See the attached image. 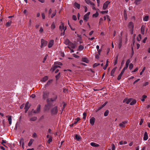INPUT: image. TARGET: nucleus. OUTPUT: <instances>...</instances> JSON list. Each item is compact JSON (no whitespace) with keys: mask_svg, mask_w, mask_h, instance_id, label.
I'll return each instance as SVG.
<instances>
[{"mask_svg":"<svg viewBox=\"0 0 150 150\" xmlns=\"http://www.w3.org/2000/svg\"><path fill=\"white\" fill-rule=\"evenodd\" d=\"M57 98V97L55 96L54 98V99H52V98H51L49 101V100L48 99L47 100V105H46L45 106L44 109L45 110H49L50 108V107L52 105V104H51L50 103V100L51 101H53L55 100Z\"/></svg>","mask_w":150,"mask_h":150,"instance_id":"nucleus-1","label":"nucleus"},{"mask_svg":"<svg viewBox=\"0 0 150 150\" xmlns=\"http://www.w3.org/2000/svg\"><path fill=\"white\" fill-rule=\"evenodd\" d=\"M130 62L129 59H128L127 60L125 66L122 69V70L121 73L123 74L124 72H125V70L127 68L128 65H129V64L130 63Z\"/></svg>","mask_w":150,"mask_h":150,"instance_id":"nucleus-2","label":"nucleus"},{"mask_svg":"<svg viewBox=\"0 0 150 150\" xmlns=\"http://www.w3.org/2000/svg\"><path fill=\"white\" fill-rule=\"evenodd\" d=\"M110 2L108 1H105L103 4V9L104 10L106 9L109 4H110Z\"/></svg>","mask_w":150,"mask_h":150,"instance_id":"nucleus-3","label":"nucleus"},{"mask_svg":"<svg viewBox=\"0 0 150 150\" xmlns=\"http://www.w3.org/2000/svg\"><path fill=\"white\" fill-rule=\"evenodd\" d=\"M41 45L40 47H41L42 48L43 47L45 46L46 45L47 43V41H45L43 39H42L41 40Z\"/></svg>","mask_w":150,"mask_h":150,"instance_id":"nucleus-4","label":"nucleus"},{"mask_svg":"<svg viewBox=\"0 0 150 150\" xmlns=\"http://www.w3.org/2000/svg\"><path fill=\"white\" fill-rule=\"evenodd\" d=\"M128 122L127 120L122 122L119 124V126L121 128H124L125 127L126 124Z\"/></svg>","mask_w":150,"mask_h":150,"instance_id":"nucleus-5","label":"nucleus"},{"mask_svg":"<svg viewBox=\"0 0 150 150\" xmlns=\"http://www.w3.org/2000/svg\"><path fill=\"white\" fill-rule=\"evenodd\" d=\"M58 112L57 108V107H55L53 108L51 110V113L52 115L56 114Z\"/></svg>","mask_w":150,"mask_h":150,"instance_id":"nucleus-6","label":"nucleus"},{"mask_svg":"<svg viewBox=\"0 0 150 150\" xmlns=\"http://www.w3.org/2000/svg\"><path fill=\"white\" fill-rule=\"evenodd\" d=\"M31 106L30 104H29V103L28 102H27L25 104V106L24 108V109L25 110V112L26 113L30 107Z\"/></svg>","mask_w":150,"mask_h":150,"instance_id":"nucleus-7","label":"nucleus"},{"mask_svg":"<svg viewBox=\"0 0 150 150\" xmlns=\"http://www.w3.org/2000/svg\"><path fill=\"white\" fill-rule=\"evenodd\" d=\"M95 121V118L93 117H92L90 119V123L93 126L94 125Z\"/></svg>","mask_w":150,"mask_h":150,"instance_id":"nucleus-8","label":"nucleus"},{"mask_svg":"<svg viewBox=\"0 0 150 150\" xmlns=\"http://www.w3.org/2000/svg\"><path fill=\"white\" fill-rule=\"evenodd\" d=\"M132 100V98H125L123 100V103H126L127 104H129Z\"/></svg>","mask_w":150,"mask_h":150,"instance_id":"nucleus-9","label":"nucleus"},{"mask_svg":"<svg viewBox=\"0 0 150 150\" xmlns=\"http://www.w3.org/2000/svg\"><path fill=\"white\" fill-rule=\"evenodd\" d=\"M108 101H106L103 105H102L98 109L96 110V112H98L103 107H104L108 103Z\"/></svg>","mask_w":150,"mask_h":150,"instance_id":"nucleus-10","label":"nucleus"},{"mask_svg":"<svg viewBox=\"0 0 150 150\" xmlns=\"http://www.w3.org/2000/svg\"><path fill=\"white\" fill-rule=\"evenodd\" d=\"M128 27L130 29H133L134 28V25L133 22H130L129 23Z\"/></svg>","mask_w":150,"mask_h":150,"instance_id":"nucleus-11","label":"nucleus"},{"mask_svg":"<svg viewBox=\"0 0 150 150\" xmlns=\"http://www.w3.org/2000/svg\"><path fill=\"white\" fill-rule=\"evenodd\" d=\"M54 41L53 40H51L49 42L48 47L49 48H51L52 47L54 44Z\"/></svg>","mask_w":150,"mask_h":150,"instance_id":"nucleus-12","label":"nucleus"},{"mask_svg":"<svg viewBox=\"0 0 150 150\" xmlns=\"http://www.w3.org/2000/svg\"><path fill=\"white\" fill-rule=\"evenodd\" d=\"M40 105H39L37 107V110L34 111V113H36L39 112L40 111Z\"/></svg>","mask_w":150,"mask_h":150,"instance_id":"nucleus-13","label":"nucleus"},{"mask_svg":"<svg viewBox=\"0 0 150 150\" xmlns=\"http://www.w3.org/2000/svg\"><path fill=\"white\" fill-rule=\"evenodd\" d=\"M59 28L61 32H62V30L64 31L65 28H64V25L63 23H62L61 25H60Z\"/></svg>","mask_w":150,"mask_h":150,"instance_id":"nucleus-14","label":"nucleus"},{"mask_svg":"<svg viewBox=\"0 0 150 150\" xmlns=\"http://www.w3.org/2000/svg\"><path fill=\"white\" fill-rule=\"evenodd\" d=\"M148 139V134L146 132H144L143 139L144 140H146Z\"/></svg>","mask_w":150,"mask_h":150,"instance_id":"nucleus-15","label":"nucleus"},{"mask_svg":"<svg viewBox=\"0 0 150 150\" xmlns=\"http://www.w3.org/2000/svg\"><path fill=\"white\" fill-rule=\"evenodd\" d=\"M6 117H8V120L9 122V124L10 125L12 123V116H6Z\"/></svg>","mask_w":150,"mask_h":150,"instance_id":"nucleus-16","label":"nucleus"},{"mask_svg":"<svg viewBox=\"0 0 150 150\" xmlns=\"http://www.w3.org/2000/svg\"><path fill=\"white\" fill-rule=\"evenodd\" d=\"M145 26L144 25H142L141 27V33L144 35V31L145 30Z\"/></svg>","mask_w":150,"mask_h":150,"instance_id":"nucleus-17","label":"nucleus"},{"mask_svg":"<svg viewBox=\"0 0 150 150\" xmlns=\"http://www.w3.org/2000/svg\"><path fill=\"white\" fill-rule=\"evenodd\" d=\"M19 143L20 145L21 144H22V146L23 148L24 146V139L23 138H21L20 139V140L19 141Z\"/></svg>","mask_w":150,"mask_h":150,"instance_id":"nucleus-18","label":"nucleus"},{"mask_svg":"<svg viewBox=\"0 0 150 150\" xmlns=\"http://www.w3.org/2000/svg\"><path fill=\"white\" fill-rule=\"evenodd\" d=\"M90 145L91 146L94 147H98L99 146V145L98 144L93 142H91L90 143Z\"/></svg>","mask_w":150,"mask_h":150,"instance_id":"nucleus-19","label":"nucleus"},{"mask_svg":"<svg viewBox=\"0 0 150 150\" xmlns=\"http://www.w3.org/2000/svg\"><path fill=\"white\" fill-rule=\"evenodd\" d=\"M82 62L86 63H88L89 62V61L88 59L86 57L82 58Z\"/></svg>","mask_w":150,"mask_h":150,"instance_id":"nucleus-20","label":"nucleus"},{"mask_svg":"<svg viewBox=\"0 0 150 150\" xmlns=\"http://www.w3.org/2000/svg\"><path fill=\"white\" fill-rule=\"evenodd\" d=\"M116 68H117L116 67L114 68L111 71V74H110L111 76H114V74Z\"/></svg>","mask_w":150,"mask_h":150,"instance_id":"nucleus-21","label":"nucleus"},{"mask_svg":"<svg viewBox=\"0 0 150 150\" xmlns=\"http://www.w3.org/2000/svg\"><path fill=\"white\" fill-rule=\"evenodd\" d=\"M84 49V47L83 46H82L81 45H80L78 47V48L77 50L78 51H81L82 50Z\"/></svg>","mask_w":150,"mask_h":150,"instance_id":"nucleus-22","label":"nucleus"},{"mask_svg":"<svg viewBox=\"0 0 150 150\" xmlns=\"http://www.w3.org/2000/svg\"><path fill=\"white\" fill-rule=\"evenodd\" d=\"M52 80L51 79L49 80L47 82V83L45 84V86L46 87L47 86L49 85H50V84L52 83Z\"/></svg>","mask_w":150,"mask_h":150,"instance_id":"nucleus-23","label":"nucleus"},{"mask_svg":"<svg viewBox=\"0 0 150 150\" xmlns=\"http://www.w3.org/2000/svg\"><path fill=\"white\" fill-rule=\"evenodd\" d=\"M69 45L71 46V48H74L76 47V45L71 42H70Z\"/></svg>","mask_w":150,"mask_h":150,"instance_id":"nucleus-24","label":"nucleus"},{"mask_svg":"<svg viewBox=\"0 0 150 150\" xmlns=\"http://www.w3.org/2000/svg\"><path fill=\"white\" fill-rule=\"evenodd\" d=\"M141 0H135L134 3L136 5H137L140 4V1Z\"/></svg>","mask_w":150,"mask_h":150,"instance_id":"nucleus-25","label":"nucleus"},{"mask_svg":"<svg viewBox=\"0 0 150 150\" xmlns=\"http://www.w3.org/2000/svg\"><path fill=\"white\" fill-rule=\"evenodd\" d=\"M136 103V100H133L132 99V101L131 102V103H130V105H132L134 104H135Z\"/></svg>","mask_w":150,"mask_h":150,"instance_id":"nucleus-26","label":"nucleus"},{"mask_svg":"<svg viewBox=\"0 0 150 150\" xmlns=\"http://www.w3.org/2000/svg\"><path fill=\"white\" fill-rule=\"evenodd\" d=\"M33 141L34 140L33 139H30L28 143V146H30L32 144Z\"/></svg>","mask_w":150,"mask_h":150,"instance_id":"nucleus-27","label":"nucleus"},{"mask_svg":"<svg viewBox=\"0 0 150 150\" xmlns=\"http://www.w3.org/2000/svg\"><path fill=\"white\" fill-rule=\"evenodd\" d=\"M89 18V17L87 16V15H86V14H85L84 16V17H83V20L86 21H87L88 20V19Z\"/></svg>","mask_w":150,"mask_h":150,"instance_id":"nucleus-28","label":"nucleus"},{"mask_svg":"<svg viewBox=\"0 0 150 150\" xmlns=\"http://www.w3.org/2000/svg\"><path fill=\"white\" fill-rule=\"evenodd\" d=\"M149 20V17L147 16H144L143 18V21H147Z\"/></svg>","mask_w":150,"mask_h":150,"instance_id":"nucleus-29","label":"nucleus"},{"mask_svg":"<svg viewBox=\"0 0 150 150\" xmlns=\"http://www.w3.org/2000/svg\"><path fill=\"white\" fill-rule=\"evenodd\" d=\"M12 23V22L11 21H9L8 22L6 23V25L7 27H9L10 25Z\"/></svg>","mask_w":150,"mask_h":150,"instance_id":"nucleus-30","label":"nucleus"},{"mask_svg":"<svg viewBox=\"0 0 150 150\" xmlns=\"http://www.w3.org/2000/svg\"><path fill=\"white\" fill-rule=\"evenodd\" d=\"M74 6L76 7L78 9H79L80 8V5L79 4L77 3L76 2H75L74 3Z\"/></svg>","mask_w":150,"mask_h":150,"instance_id":"nucleus-31","label":"nucleus"},{"mask_svg":"<svg viewBox=\"0 0 150 150\" xmlns=\"http://www.w3.org/2000/svg\"><path fill=\"white\" fill-rule=\"evenodd\" d=\"M60 72H59L58 74L56 76L55 78L56 81H57L60 77Z\"/></svg>","mask_w":150,"mask_h":150,"instance_id":"nucleus-32","label":"nucleus"},{"mask_svg":"<svg viewBox=\"0 0 150 150\" xmlns=\"http://www.w3.org/2000/svg\"><path fill=\"white\" fill-rule=\"evenodd\" d=\"M55 27L54 22H53L51 25V28L52 30L54 29Z\"/></svg>","mask_w":150,"mask_h":150,"instance_id":"nucleus-33","label":"nucleus"},{"mask_svg":"<svg viewBox=\"0 0 150 150\" xmlns=\"http://www.w3.org/2000/svg\"><path fill=\"white\" fill-rule=\"evenodd\" d=\"M37 117H34L30 118V120L31 121H35L37 119Z\"/></svg>","mask_w":150,"mask_h":150,"instance_id":"nucleus-34","label":"nucleus"},{"mask_svg":"<svg viewBox=\"0 0 150 150\" xmlns=\"http://www.w3.org/2000/svg\"><path fill=\"white\" fill-rule=\"evenodd\" d=\"M109 111L108 110H106L104 113V116H107L108 115Z\"/></svg>","mask_w":150,"mask_h":150,"instance_id":"nucleus-35","label":"nucleus"},{"mask_svg":"<svg viewBox=\"0 0 150 150\" xmlns=\"http://www.w3.org/2000/svg\"><path fill=\"white\" fill-rule=\"evenodd\" d=\"M75 138L78 140L81 139L80 136L76 134L75 135Z\"/></svg>","mask_w":150,"mask_h":150,"instance_id":"nucleus-36","label":"nucleus"},{"mask_svg":"<svg viewBox=\"0 0 150 150\" xmlns=\"http://www.w3.org/2000/svg\"><path fill=\"white\" fill-rule=\"evenodd\" d=\"M70 42L68 39H66L65 41V43L66 45H68L70 43Z\"/></svg>","mask_w":150,"mask_h":150,"instance_id":"nucleus-37","label":"nucleus"},{"mask_svg":"<svg viewBox=\"0 0 150 150\" xmlns=\"http://www.w3.org/2000/svg\"><path fill=\"white\" fill-rule=\"evenodd\" d=\"M108 60H107V61H106V64H105V65L104 67L103 68V69H104L105 70L106 69L108 65Z\"/></svg>","mask_w":150,"mask_h":150,"instance_id":"nucleus-38","label":"nucleus"},{"mask_svg":"<svg viewBox=\"0 0 150 150\" xmlns=\"http://www.w3.org/2000/svg\"><path fill=\"white\" fill-rule=\"evenodd\" d=\"M142 39L141 35L139 34L138 35V37L137 38V40L138 41H140Z\"/></svg>","mask_w":150,"mask_h":150,"instance_id":"nucleus-39","label":"nucleus"},{"mask_svg":"<svg viewBox=\"0 0 150 150\" xmlns=\"http://www.w3.org/2000/svg\"><path fill=\"white\" fill-rule=\"evenodd\" d=\"M117 58H118V56H117L115 58V59L114 60V65H115L117 64Z\"/></svg>","mask_w":150,"mask_h":150,"instance_id":"nucleus-40","label":"nucleus"},{"mask_svg":"<svg viewBox=\"0 0 150 150\" xmlns=\"http://www.w3.org/2000/svg\"><path fill=\"white\" fill-rule=\"evenodd\" d=\"M80 120V118L79 117H77L76 119L75 120L74 122V124H76Z\"/></svg>","mask_w":150,"mask_h":150,"instance_id":"nucleus-41","label":"nucleus"},{"mask_svg":"<svg viewBox=\"0 0 150 150\" xmlns=\"http://www.w3.org/2000/svg\"><path fill=\"white\" fill-rule=\"evenodd\" d=\"M147 97V96L145 95H144L142 97V98L141 99V100L142 101H144V99Z\"/></svg>","mask_w":150,"mask_h":150,"instance_id":"nucleus-42","label":"nucleus"},{"mask_svg":"<svg viewBox=\"0 0 150 150\" xmlns=\"http://www.w3.org/2000/svg\"><path fill=\"white\" fill-rule=\"evenodd\" d=\"M52 137L51 136L50 137V138H49V139L48 140L47 142L49 144H50L51 142H52Z\"/></svg>","mask_w":150,"mask_h":150,"instance_id":"nucleus-43","label":"nucleus"},{"mask_svg":"<svg viewBox=\"0 0 150 150\" xmlns=\"http://www.w3.org/2000/svg\"><path fill=\"white\" fill-rule=\"evenodd\" d=\"M123 74L121 73L119 75V76H118L117 77V80H120V79H121V77Z\"/></svg>","mask_w":150,"mask_h":150,"instance_id":"nucleus-44","label":"nucleus"},{"mask_svg":"<svg viewBox=\"0 0 150 150\" xmlns=\"http://www.w3.org/2000/svg\"><path fill=\"white\" fill-rule=\"evenodd\" d=\"M122 42L121 40H120L118 44V47L119 49L122 46Z\"/></svg>","mask_w":150,"mask_h":150,"instance_id":"nucleus-45","label":"nucleus"},{"mask_svg":"<svg viewBox=\"0 0 150 150\" xmlns=\"http://www.w3.org/2000/svg\"><path fill=\"white\" fill-rule=\"evenodd\" d=\"M48 79V77L47 76H45L42 79V81H47Z\"/></svg>","mask_w":150,"mask_h":150,"instance_id":"nucleus-46","label":"nucleus"},{"mask_svg":"<svg viewBox=\"0 0 150 150\" xmlns=\"http://www.w3.org/2000/svg\"><path fill=\"white\" fill-rule=\"evenodd\" d=\"M133 67V64L132 63H130L129 64V68L130 70H131L132 69Z\"/></svg>","mask_w":150,"mask_h":150,"instance_id":"nucleus-47","label":"nucleus"},{"mask_svg":"<svg viewBox=\"0 0 150 150\" xmlns=\"http://www.w3.org/2000/svg\"><path fill=\"white\" fill-rule=\"evenodd\" d=\"M47 56H48V54H46L45 57L44 58L43 60L42 61V62L44 63L45 62V61L47 59Z\"/></svg>","mask_w":150,"mask_h":150,"instance_id":"nucleus-48","label":"nucleus"},{"mask_svg":"<svg viewBox=\"0 0 150 150\" xmlns=\"http://www.w3.org/2000/svg\"><path fill=\"white\" fill-rule=\"evenodd\" d=\"M112 150H115V147L114 144H112L111 145Z\"/></svg>","mask_w":150,"mask_h":150,"instance_id":"nucleus-49","label":"nucleus"},{"mask_svg":"<svg viewBox=\"0 0 150 150\" xmlns=\"http://www.w3.org/2000/svg\"><path fill=\"white\" fill-rule=\"evenodd\" d=\"M83 118L84 120H85L86 116V113L85 112H84L83 114Z\"/></svg>","mask_w":150,"mask_h":150,"instance_id":"nucleus-50","label":"nucleus"},{"mask_svg":"<svg viewBox=\"0 0 150 150\" xmlns=\"http://www.w3.org/2000/svg\"><path fill=\"white\" fill-rule=\"evenodd\" d=\"M56 10L55 11V12H54L52 14V15L51 16V18H53L54 17V16L56 15Z\"/></svg>","mask_w":150,"mask_h":150,"instance_id":"nucleus-51","label":"nucleus"},{"mask_svg":"<svg viewBox=\"0 0 150 150\" xmlns=\"http://www.w3.org/2000/svg\"><path fill=\"white\" fill-rule=\"evenodd\" d=\"M98 16V12H96L95 13L93 14V17H97Z\"/></svg>","mask_w":150,"mask_h":150,"instance_id":"nucleus-52","label":"nucleus"},{"mask_svg":"<svg viewBox=\"0 0 150 150\" xmlns=\"http://www.w3.org/2000/svg\"><path fill=\"white\" fill-rule=\"evenodd\" d=\"M100 64L99 63H95L93 65V67H96L98 65H99Z\"/></svg>","mask_w":150,"mask_h":150,"instance_id":"nucleus-53","label":"nucleus"},{"mask_svg":"<svg viewBox=\"0 0 150 150\" xmlns=\"http://www.w3.org/2000/svg\"><path fill=\"white\" fill-rule=\"evenodd\" d=\"M41 15H42V18L43 19H45V13H42Z\"/></svg>","mask_w":150,"mask_h":150,"instance_id":"nucleus-54","label":"nucleus"},{"mask_svg":"<svg viewBox=\"0 0 150 150\" xmlns=\"http://www.w3.org/2000/svg\"><path fill=\"white\" fill-rule=\"evenodd\" d=\"M72 18L74 21H76L77 20V18L76 16L74 15L73 16Z\"/></svg>","mask_w":150,"mask_h":150,"instance_id":"nucleus-55","label":"nucleus"},{"mask_svg":"<svg viewBox=\"0 0 150 150\" xmlns=\"http://www.w3.org/2000/svg\"><path fill=\"white\" fill-rule=\"evenodd\" d=\"M60 66L58 65H55L54 68L53 70L55 69H56L57 68H60Z\"/></svg>","mask_w":150,"mask_h":150,"instance_id":"nucleus-56","label":"nucleus"},{"mask_svg":"<svg viewBox=\"0 0 150 150\" xmlns=\"http://www.w3.org/2000/svg\"><path fill=\"white\" fill-rule=\"evenodd\" d=\"M108 12V11H103L101 12V13L102 14L107 13Z\"/></svg>","mask_w":150,"mask_h":150,"instance_id":"nucleus-57","label":"nucleus"},{"mask_svg":"<svg viewBox=\"0 0 150 150\" xmlns=\"http://www.w3.org/2000/svg\"><path fill=\"white\" fill-rule=\"evenodd\" d=\"M66 27H65L64 30L63 31V32L62 33V32L61 33V35H64V33H65V30H66Z\"/></svg>","mask_w":150,"mask_h":150,"instance_id":"nucleus-58","label":"nucleus"},{"mask_svg":"<svg viewBox=\"0 0 150 150\" xmlns=\"http://www.w3.org/2000/svg\"><path fill=\"white\" fill-rule=\"evenodd\" d=\"M73 56L74 57L76 58H79V56L76 55L75 54H73Z\"/></svg>","mask_w":150,"mask_h":150,"instance_id":"nucleus-59","label":"nucleus"},{"mask_svg":"<svg viewBox=\"0 0 150 150\" xmlns=\"http://www.w3.org/2000/svg\"><path fill=\"white\" fill-rule=\"evenodd\" d=\"M144 120L143 119H141L139 123V125H141L143 122Z\"/></svg>","mask_w":150,"mask_h":150,"instance_id":"nucleus-60","label":"nucleus"},{"mask_svg":"<svg viewBox=\"0 0 150 150\" xmlns=\"http://www.w3.org/2000/svg\"><path fill=\"white\" fill-rule=\"evenodd\" d=\"M43 29L42 27H40V29L39 30V32L41 33L43 32Z\"/></svg>","mask_w":150,"mask_h":150,"instance_id":"nucleus-61","label":"nucleus"},{"mask_svg":"<svg viewBox=\"0 0 150 150\" xmlns=\"http://www.w3.org/2000/svg\"><path fill=\"white\" fill-rule=\"evenodd\" d=\"M101 51H102V50L101 49L98 50V54L99 55H100V52H101Z\"/></svg>","mask_w":150,"mask_h":150,"instance_id":"nucleus-62","label":"nucleus"},{"mask_svg":"<svg viewBox=\"0 0 150 150\" xmlns=\"http://www.w3.org/2000/svg\"><path fill=\"white\" fill-rule=\"evenodd\" d=\"M37 134L35 133H34L33 134V137H37Z\"/></svg>","mask_w":150,"mask_h":150,"instance_id":"nucleus-63","label":"nucleus"},{"mask_svg":"<svg viewBox=\"0 0 150 150\" xmlns=\"http://www.w3.org/2000/svg\"><path fill=\"white\" fill-rule=\"evenodd\" d=\"M85 1L86 3L88 4H89L91 1L90 0H85Z\"/></svg>","mask_w":150,"mask_h":150,"instance_id":"nucleus-64","label":"nucleus"}]
</instances>
